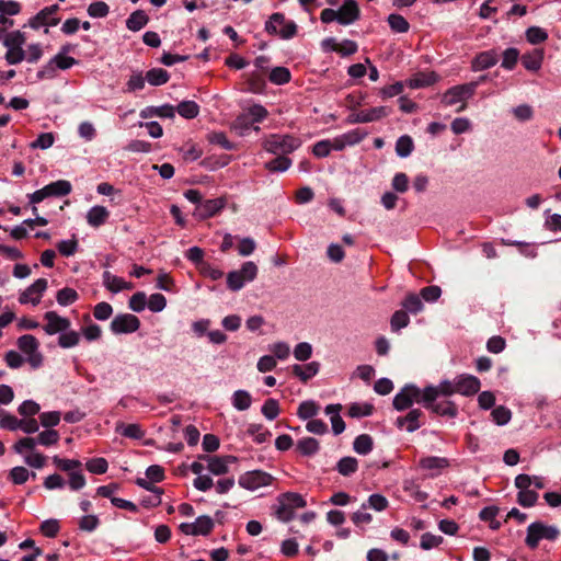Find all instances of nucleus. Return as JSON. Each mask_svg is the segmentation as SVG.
<instances>
[{"label": "nucleus", "instance_id": "obj_22", "mask_svg": "<svg viewBox=\"0 0 561 561\" xmlns=\"http://www.w3.org/2000/svg\"><path fill=\"white\" fill-rule=\"evenodd\" d=\"M543 56L545 50L542 48H536L522 56V64L529 71H538L541 68Z\"/></svg>", "mask_w": 561, "mask_h": 561}, {"label": "nucleus", "instance_id": "obj_47", "mask_svg": "<svg viewBox=\"0 0 561 561\" xmlns=\"http://www.w3.org/2000/svg\"><path fill=\"white\" fill-rule=\"evenodd\" d=\"M409 323H410V318L405 310H397L392 314L391 320H390L391 330L393 332H397L400 329L408 327Z\"/></svg>", "mask_w": 561, "mask_h": 561}, {"label": "nucleus", "instance_id": "obj_44", "mask_svg": "<svg viewBox=\"0 0 561 561\" xmlns=\"http://www.w3.org/2000/svg\"><path fill=\"white\" fill-rule=\"evenodd\" d=\"M526 39L533 45H538L548 39V33L539 26H530L526 30Z\"/></svg>", "mask_w": 561, "mask_h": 561}, {"label": "nucleus", "instance_id": "obj_31", "mask_svg": "<svg viewBox=\"0 0 561 561\" xmlns=\"http://www.w3.org/2000/svg\"><path fill=\"white\" fill-rule=\"evenodd\" d=\"M374 440L368 434L358 435L353 442V449L359 455H367L373 450Z\"/></svg>", "mask_w": 561, "mask_h": 561}, {"label": "nucleus", "instance_id": "obj_3", "mask_svg": "<svg viewBox=\"0 0 561 561\" xmlns=\"http://www.w3.org/2000/svg\"><path fill=\"white\" fill-rule=\"evenodd\" d=\"M301 141L290 135H271L264 145L266 151L273 154H288L299 148Z\"/></svg>", "mask_w": 561, "mask_h": 561}, {"label": "nucleus", "instance_id": "obj_24", "mask_svg": "<svg viewBox=\"0 0 561 561\" xmlns=\"http://www.w3.org/2000/svg\"><path fill=\"white\" fill-rule=\"evenodd\" d=\"M265 73L252 71L247 75V90L252 93H263L266 88Z\"/></svg>", "mask_w": 561, "mask_h": 561}, {"label": "nucleus", "instance_id": "obj_63", "mask_svg": "<svg viewBox=\"0 0 561 561\" xmlns=\"http://www.w3.org/2000/svg\"><path fill=\"white\" fill-rule=\"evenodd\" d=\"M110 12V7L103 1H96L88 7V14L91 18H105Z\"/></svg>", "mask_w": 561, "mask_h": 561}, {"label": "nucleus", "instance_id": "obj_39", "mask_svg": "<svg viewBox=\"0 0 561 561\" xmlns=\"http://www.w3.org/2000/svg\"><path fill=\"white\" fill-rule=\"evenodd\" d=\"M390 28L396 33H407L410 24L407 19L400 14L392 13L387 19Z\"/></svg>", "mask_w": 561, "mask_h": 561}, {"label": "nucleus", "instance_id": "obj_12", "mask_svg": "<svg viewBox=\"0 0 561 561\" xmlns=\"http://www.w3.org/2000/svg\"><path fill=\"white\" fill-rule=\"evenodd\" d=\"M47 279L38 278L31 286H28L24 291L21 293L19 297V302L22 305L32 302L33 305H37L41 301V297L44 291L47 289Z\"/></svg>", "mask_w": 561, "mask_h": 561}, {"label": "nucleus", "instance_id": "obj_25", "mask_svg": "<svg viewBox=\"0 0 561 561\" xmlns=\"http://www.w3.org/2000/svg\"><path fill=\"white\" fill-rule=\"evenodd\" d=\"M324 43H332V50L342 56H351L358 49L357 43L351 39H344L341 43H336L334 38H327L324 39Z\"/></svg>", "mask_w": 561, "mask_h": 561}, {"label": "nucleus", "instance_id": "obj_34", "mask_svg": "<svg viewBox=\"0 0 561 561\" xmlns=\"http://www.w3.org/2000/svg\"><path fill=\"white\" fill-rule=\"evenodd\" d=\"M18 347L25 355L34 353L39 347L38 340L32 334H24L18 339Z\"/></svg>", "mask_w": 561, "mask_h": 561}, {"label": "nucleus", "instance_id": "obj_64", "mask_svg": "<svg viewBox=\"0 0 561 561\" xmlns=\"http://www.w3.org/2000/svg\"><path fill=\"white\" fill-rule=\"evenodd\" d=\"M113 313V308L108 302L102 301L95 305L93 316L96 320L105 321Z\"/></svg>", "mask_w": 561, "mask_h": 561}, {"label": "nucleus", "instance_id": "obj_48", "mask_svg": "<svg viewBox=\"0 0 561 561\" xmlns=\"http://www.w3.org/2000/svg\"><path fill=\"white\" fill-rule=\"evenodd\" d=\"M519 58V50L515 47H510L503 51V60L501 66L506 70L515 68Z\"/></svg>", "mask_w": 561, "mask_h": 561}, {"label": "nucleus", "instance_id": "obj_23", "mask_svg": "<svg viewBox=\"0 0 561 561\" xmlns=\"http://www.w3.org/2000/svg\"><path fill=\"white\" fill-rule=\"evenodd\" d=\"M110 217V211L104 206H93L87 214V221L90 226L98 228L104 225Z\"/></svg>", "mask_w": 561, "mask_h": 561}, {"label": "nucleus", "instance_id": "obj_37", "mask_svg": "<svg viewBox=\"0 0 561 561\" xmlns=\"http://www.w3.org/2000/svg\"><path fill=\"white\" fill-rule=\"evenodd\" d=\"M401 306L407 312H411L413 314L421 312L424 308L421 297L413 293L407 295L404 300L401 302Z\"/></svg>", "mask_w": 561, "mask_h": 561}, {"label": "nucleus", "instance_id": "obj_41", "mask_svg": "<svg viewBox=\"0 0 561 561\" xmlns=\"http://www.w3.org/2000/svg\"><path fill=\"white\" fill-rule=\"evenodd\" d=\"M56 299L60 306H69L79 299V295L73 288L64 287L57 291Z\"/></svg>", "mask_w": 561, "mask_h": 561}, {"label": "nucleus", "instance_id": "obj_40", "mask_svg": "<svg viewBox=\"0 0 561 561\" xmlns=\"http://www.w3.org/2000/svg\"><path fill=\"white\" fill-rule=\"evenodd\" d=\"M53 462L59 470L68 472V474H70V472L76 471L77 469H81V467H82V463L80 460L64 459L58 456L53 457Z\"/></svg>", "mask_w": 561, "mask_h": 561}, {"label": "nucleus", "instance_id": "obj_36", "mask_svg": "<svg viewBox=\"0 0 561 561\" xmlns=\"http://www.w3.org/2000/svg\"><path fill=\"white\" fill-rule=\"evenodd\" d=\"M268 79L272 83L282 85L290 81L291 73L288 68L278 66L270 71Z\"/></svg>", "mask_w": 561, "mask_h": 561}, {"label": "nucleus", "instance_id": "obj_27", "mask_svg": "<svg viewBox=\"0 0 561 561\" xmlns=\"http://www.w3.org/2000/svg\"><path fill=\"white\" fill-rule=\"evenodd\" d=\"M149 16L142 10L133 12L126 20V26L133 32H137L147 25Z\"/></svg>", "mask_w": 561, "mask_h": 561}, {"label": "nucleus", "instance_id": "obj_59", "mask_svg": "<svg viewBox=\"0 0 561 561\" xmlns=\"http://www.w3.org/2000/svg\"><path fill=\"white\" fill-rule=\"evenodd\" d=\"M78 247V241L75 238L71 240H61L56 244L59 253L67 257L73 255L77 252Z\"/></svg>", "mask_w": 561, "mask_h": 561}, {"label": "nucleus", "instance_id": "obj_55", "mask_svg": "<svg viewBox=\"0 0 561 561\" xmlns=\"http://www.w3.org/2000/svg\"><path fill=\"white\" fill-rule=\"evenodd\" d=\"M87 470L94 474H103L107 471L108 463L105 458H92L85 463Z\"/></svg>", "mask_w": 561, "mask_h": 561}, {"label": "nucleus", "instance_id": "obj_26", "mask_svg": "<svg viewBox=\"0 0 561 561\" xmlns=\"http://www.w3.org/2000/svg\"><path fill=\"white\" fill-rule=\"evenodd\" d=\"M296 449L302 456L310 457V456L316 455L319 451L320 444H319L318 439H316L313 437H304L297 442Z\"/></svg>", "mask_w": 561, "mask_h": 561}, {"label": "nucleus", "instance_id": "obj_33", "mask_svg": "<svg viewBox=\"0 0 561 561\" xmlns=\"http://www.w3.org/2000/svg\"><path fill=\"white\" fill-rule=\"evenodd\" d=\"M291 165V160L286 154H276V157L265 163V169L271 172H284Z\"/></svg>", "mask_w": 561, "mask_h": 561}, {"label": "nucleus", "instance_id": "obj_58", "mask_svg": "<svg viewBox=\"0 0 561 561\" xmlns=\"http://www.w3.org/2000/svg\"><path fill=\"white\" fill-rule=\"evenodd\" d=\"M262 414L267 420H274L279 414V404L278 401L275 399H267L261 409Z\"/></svg>", "mask_w": 561, "mask_h": 561}, {"label": "nucleus", "instance_id": "obj_6", "mask_svg": "<svg viewBox=\"0 0 561 561\" xmlns=\"http://www.w3.org/2000/svg\"><path fill=\"white\" fill-rule=\"evenodd\" d=\"M274 477L263 470H252L242 473L239 477L238 483L241 488L254 491L261 486L270 485Z\"/></svg>", "mask_w": 561, "mask_h": 561}, {"label": "nucleus", "instance_id": "obj_46", "mask_svg": "<svg viewBox=\"0 0 561 561\" xmlns=\"http://www.w3.org/2000/svg\"><path fill=\"white\" fill-rule=\"evenodd\" d=\"M80 342V334L77 331H65L58 337V345L62 348H70L78 345Z\"/></svg>", "mask_w": 561, "mask_h": 561}, {"label": "nucleus", "instance_id": "obj_30", "mask_svg": "<svg viewBox=\"0 0 561 561\" xmlns=\"http://www.w3.org/2000/svg\"><path fill=\"white\" fill-rule=\"evenodd\" d=\"M358 469V461L354 457H343L336 463V470L344 477H350Z\"/></svg>", "mask_w": 561, "mask_h": 561}, {"label": "nucleus", "instance_id": "obj_7", "mask_svg": "<svg viewBox=\"0 0 561 561\" xmlns=\"http://www.w3.org/2000/svg\"><path fill=\"white\" fill-rule=\"evenodd\" d=\"M140 320L131 313H119L113 318L110 329L114 334H129L140 328Z\"/></svg>", "mask_w": 561, "mask_h": 561}, {"label": "nucleus", "instance_id": "obj_20", "mask_svg": "<svg viewBox=\"0 0 561 561\" xmlns=\"http://www.w3.org/2000/svg\"><path fill=\"white\" fill-rule=\"evenodd\" d=\"M225 207V199L215 198L202 201L196 207V211L202 219L210 218L216 216Z\"/></svg>", "mask_w": 561, "mask_h": 561}, {"label": "nucleus", "instance_id": "obj_50", "mask_svg": "<svg viewBox=\"0 0 561 561\" xmlns=\"http://www.w3.org/2000/svg\"><path fill=\"white\" fill-rule=\"evenodd\" d=\"M195 524V528L197 530V536H207L214 529V520L208 515H202L197 517Z\"/></svg>", "mask_w": 561, "mask_h": 561}, {"label": "nucleus", "instance_id": "obj_49", "mask_svg": "<svg viewBox=\"0 0 561 561\" xmlns=\"http://www.w3.org/2000/svg\"><path fill=\"white\" fill-rule=\"evenodd\" d=\"M35 438H36L37 444L49 447L51 445L57 444L60 436L56 430L47 428V430L43 431L42 433H39Z\"/></svg>", "mask_w": 561, "mask_h": 561}, {"label": "nucleus", "instance_id": "obj_10", "mask_svg": "<svg viewBox=\"0 0 561 561\" xmlns=\"http://www.w3.org/2000/svg\"><path fill=\"white\" fill-rule=\"evenodd\" d=\"M457 393L456 379L443 380L438 386H427L423 390L422 401H436L439 396L449 397Z\"/></svg>", "mask_w": 561, "mask_h": 561}, {"label": "nucleus", "instance_id": "obj_5", "mask_svg": "<svg viewBox=\"0 0 561 561\" xmlns=\"http://www.w3.org/2000/svg\"><path fill=\"white\" fill-rule=\"evenodd\" d=\"M423 391L413 383L405 385L393 398V408L397 411L410 409L414 402L422 403Z\"/></svg>", "mask_w": 561, "mask_h": 561}, {"label": "nucleus", "instance_id": "obj_2", "mask_svg": "<svg viewBox=\"0 0 561 561\" xmlns=\"http://www.w3.org/2000/svg\"><path fill=\"white\" fill-rule=\"evenodd\" d=\"M257 266L254 262H244L239 271H231L227 274V286L232 291H239L244 284L256 278Z\"/></svg>", "mask_w": 561, "mask_h": 561}, {"label": "nucleus", "instance_id": "obj_32", "mask_svg": "<svg viewBox=\"0 0 561 561\" xmlns=\"http://www.w3.org/2000/svg\"><path fill=\"white\" fill-rule=\"evenodd\" d=\"M170 79V75L162 68H152L146 73V80L149 84L159 87L167 83Z\"/></svg>", "mask_w": 561, "mask_h": 561}, {"label": "nucleus", "instance_id": "obj_38", "mask_svg": "<svg viewBox=\"0 0 561 561\" xmlns=\"http://www.w3.org/2000/svg\"><path fill=\"white\" fill-rule=\"evenodd\" d=\"M178 113L187 119L195 118L199 114V105L194 101H182L175 107Z\"/></svg>", "mask_w": 561, "mask_h": 561}, {"label": "nucleus", "instance_id": "obj_53", "mask_svg": "<svg viewBox=\"0 0 561 561\" xmlns=\"http://www.w3.org/2000/svg\"><path fill=\"white\" fill-rule=\"evenodd\" d=\"M248 433L254 437V440L257 444L265 443L272 435L271 432L264 428L262 424H250L248 427Z\"/></svg>", "mask_w": 561, "mask_h": 561}, {"label": "nucleus", "instance_id": "obj_9", "mask_svg": "<svg viewBox=\"0 0 561 561\" xmlns=\"http://www.w3.org/2000/svg\"><path fill=\"white\" fill-rule=\"evenodd\" d=\"M58 10V4L45 7L35 16L30 19L28 26L34 30H38L41 26H56L60 22V19L55 16Z\"/></svg>", "mask_w": 561, "mask_h": 561}, {"label": "nucleus", "instance_id": "obj_13", "mask_svg": "<svg viewBox=\"0 0 561 561\" xmlns=\"http://www.w3.org/2000/svg\"><path fill=\"white\" fill-rule=\"evenodd\" d=\"M474 94V84H459L446 91L443 102L446 105H454L460 101L467 100Z\"/></svg>", "mask_w": 561, "mask_h": 561}, {"label": "nucleus", "instance_id": "obj_16", "mask_svg": "<svg viewBox=\"0 0 561 561\" xmlns=\"http://www.w3.org/2000/svg\"><path fill=\"white\" fill-rule=\"evenodd\" d=\"M481 387L480 380L472 375H460L456 378L457 393L463 396H473L479 392Z\"/></svg>", "mask_w": 561, "mask_h": 561}, {"label": "nucleus", "instance_id": "obj_62", "mask_svg": "<svg viewBox=\"0 0 561 561\" xmlns=\"http://www.w3.org/2000/svg\"><path fill=\"white\" fill-rule=\"evenodd\" d=\"M30 471L22 466L14 467L9 472V478L14 484H23L27 481Z\"/></svg>", "mask_w": 561, "mask_h": 561}, {"label": "nucleus", "instance_id": "obj_28", "mask_svg": "<svg viewBox=\"0 0 561 561\" xmlns=\"http://www.w3.org/2000/svg\"><path fill=\"white\" fill-rule=\"evenodd\" d=\"M437 75L435 72L424 73L419 72L413 78L410 79L409 85L412 89H420L424 87L432 85L437 81Z\"/></svg>", "mask_w": 561, "mask_h": 561}, {"label": "nucleus", "instance_id": "obj_14", "mask_svg": "<svg viewBox=\"0 0 561 561\" xmlns=\"http://www.w3.org/2000/svg\"><path fill=\"white\" fill-rule=\"evenodd\" d=\"M337 12L339 23L342 25H350L360 18V9L355 0H345Z\"/></svg>", "mask_w": 561, "mask_h": 561}, {"label": "nucleus", "instance_id": "obj_15", "mask_svg": "<svg viewBox=\"0 0 561 561\" xmlns=\"http://www.w3.org/2000/svg\"><path fill=\"white\" fill-rule=\"evenodd\" d=\"M449 460L445 457L427 456L423 457L419 461V467L423 470L432 471L431 478L437 477L442 470L449 467Z\"/></svg>", "mask_w": 561, "mask_h": 561}, {"label": "nucleus", "instance_id": "obj_11", "mask_svg": "<svg viewBox=\"0 0 561 561\" xmlns=\"http://www.w3.org/2000/svg\"><path fill=\"white\" fill-rule=\"evenodd\" d=\"M46 324L43 327L44 331L48 335L56 333H62L69 330L71 322L68 318L59 316L56 311H47L44 314Z\"/></svg>", "mask_w": 561, "mask_h": 561}, {"label": "nucleus", "instance_id": "obj_43", "mask_svg": "<svg viewBox=\"0 0 561 561\" xmlns=\"http://www.w3.org/2000/svg\"><path fill=\"white\" fill-rule=\"evenodd\" d=\"M319 413V405L314 401H304L299 404L297 415L301 420L312 419Z\"/></svg>", "mask_w": 561, "mask_h": 561}, {"label": "nucleus", "instance_id": "obj_54", "mask_svg": "<svg viewBox=\"0 0 561 561\" xmlns=\"http://www.w3.org/2000/svg\"><path fill=\"white\" fill-rule=\"evenodd\" d=\"M538 493L533 490L519 491L517 493V503L523 507H531L538 501Z\"/></svg>", "mask_w": 561, "mask_h": 561}, {"label": "nucleus", "instance_id": "obj_60", "mask_svg": "<svg viewBox=\"0 0 561 561\" xmlns=\"http://www.w3.org/2000/svg\"><path fill=\"white\" fill-rule=\"evenodd\" d=\"M374 412L373 404H359V403H353L348 409V415L351 417H360V416H369Z\"/></svg>", "mask_w": 561, "mask_h": 561}, {"label": "nucleus", "instance_id": "obj_17", "mask_svg": "<svg viewBox=\"0 0 561 561\" xmlns=\"http://www.w3.org/2000/svg\"><path fill=\"white\" fill-rule=\"evenodd\" d=\"M425 409L442 416L456 417L458 415L457 405L450 400L422 401Z\"/></svg>", "mask_w": 561, "mask_h": 561}, {"label": "nucleus", "instance_id": "obj_18", "mask_svg": "<svg viewBox=\"0 0 561 561\" xmlns=\"http://www.w3.org/2000/svg\"><path fill=\"white\" fill-rule=\"evenodd\" d=\"M499 61V55L494 49L479 53L471 61L473 71H481L495 66Z\"/></svg>", "mask_w": 561, "mask_h": 561}, {"label": "nucleus", "instance_id": "obj_61", "mask_svg": "<svg viewBox=\"0 0 561 561\" xmlns=\"http://www.w3.org/2000/svg\"><path fill=\"white\" fill-rule=\"evenodd\" d=\"M39 421L44 427H46L48 430H53L51 427L58 425L60 422V412H58V411L43 412L39 414Z\"/></svg>", "mask_w": 561, "mask_h": 561}, {"label": "nucleus", "instance_id": "obj_29", "mask_svg": "<svg viewBox=\"0 0 561 561\" xmlns=\"http://www.w3.org/2000/svg\"><path fill=\"white\" fill-rule=\"evenodd\" d=\"M198 458L201 460L208 461V469L215 476H221V474L228 473L229 469H228L227 465L225 463V460L221 459V457H218V456L209 457V456L203 455V456H199Z\"/></svg>", "mask_w": 561, "mask_h": 561}, {"label": "nucleus", "instance_id": "obj_8", "mask_svg": "<svg viewBox=\"0 0 561 561\" xmlns=\"http://www.w3.org/2000/svg\"><path fill=\"white\" fill-rule=\"evenodd\" d=\"M390 114L387 106L373 107L370 110L352 113L347 116L348 124H363L379 121Z\"/></svg>", "mask_w": 561, "mask_h": 561}, {"label": "nucleus", "instance_id": "obj_52", "mask_svg": "<svg viewBox=\"0 0 561 561\" xmlns=\"http://www.w3.org/2000/svg\"><path fill=\"white\" fill-rule=\"evenodd\" d=\"M492 420L497 425H505L511 421L512 412L504 405L494 408L491 412Z\"/></svg>", "mask_w": 561, "mask_h": 561}, {"label": "nucleus", "instance_id": "obj_35", "mask_svg": "<svg viewBox=\"0 0 561 561\" xmlns=\"http://www.w3.org/2000/svg\"><path fill=\"white\" fill-rule=\"evenodd\" d=\"M252 396L247 390H237L232 394V405L239 411H245L251 407Z\"/></svg>", "mask_w": 561, "mask_h": 561}, {"label": "nucleus", "instance_id": "obj_42", "mask_svg": "<svg viewBox=\"0 0 561 561\" xmlns=\"http://www.w3.org/2000/svg\"><path fill=\"white\" fill-rule=\"evenodd\" d=\"M414 145L410 136L404 135L398 138L396 142V152L399 157H409L413 151Z\"/></svg>", "mask_w": 561, "mask_h": 561}, {"label": "nucleus", "instance_id": "obj_56", "mask_svg": "<svg viewBox=\"0 0 561 561\" xmlns=\"http://www.w3.org/2000/svg\"><path fill=\"white\" fill-rule=\"evenodd\" d=\"M207 139L213 145H218L226 150H232L234 148L233 144L230 142L222 131H213L208 134Z\"/></svg>", "mask_w": 561, "mask_h": 561}, {"label": "nucleus", "instance_id": "obj_57", "mask_svg": "<svg viewBox=\"0 0 561 561\" xmlns=\"http://www.w3.org/2000/svg\"><path fill=\"white\" fill-rule=\"evenodd\" d=\"M286 22V18L283 13L276 12L270 16V20L265 23V31L271 35H277L278 30L276 25H283Z\"/></svg>", "mask_w": 561, "mask_h": 561}, {"label": "nucleus", "instance_id": "obj_4", "mask_svg": "<svg viewBox=\"0 0 561 561\" xmlns=\"http://www.w3.org/2000/svg\"><path fill=\"white\" fill-rule=\"evenodd\" d=\"M71 184L66 180H58L56 182H51L44 186L41 190L35 191L34 193L28 195L30 203L38 204L43 202L45 198L50 196L61 197L66 196L71 192Z\"/></svg>", "mask_w": 561, "mask_h": 561}, {"label": "nucleus", "instance_id": "obj_1", "mask_svg": "<svg viewBox=\"0 0 561 561\" xmlns=\"http://www.w3.org/2000/svg\"><path fill=\"white\" fill-rule=\"evenodd\" d=\"M559 536L560 530L558 527L535 522L527 527L525 543L528 548L536 549L541 539L554 541Z\"/></svg>", "mask_w": 561, "mask_h": 561}, {"label": "nucleus", "instance_id": "obj_19", "mask_svg": "<svg viewBox=\"0 0 561 561\" xmlns=\"http://www.w3.org/2000/svg\"><path fill=\"white\" fill-rule=\"evenodd\" d=\"M423 416L420 409H412L407 415L397 417L396 425L398 428L405 426L409 433H413L422 426L420 419Z\"/></svg>", "mask_w": 561, "mask_h": 561}, {"label": "nucleus", "instance_id": "obj_45", "mask_svg": "<svg viewBox=\"0 0 561 561\" xmlns=\"http://www.w3.org/2000/svg\"><path fill=\"white\" fill-rule=\"evenodd\" d=\"M25 41H26V37L23 32L14 31V32L8 33L5 35V37L3 38V45L7 48H11V47L23 48Z\"/></svg>", "mask_w": 561, "mask_h": 561}, {"label": "nucleus", "instance_id": "obj_51", "mask_svg": "<svg viewBox=\"0 0 561 561\" xmlns=\"http://www.w3.org/2000/svg\"><path fill=\"white\" fill-rule=\"evenodd\" d=\"M388 500L381 494H371L368 497L367 504L364 503L362 508L366 510L367 507L373 508L375 511L381 512L388 507Z\"/></svg>", "mask_w": 561, "mask_h": 561}, {"label": "nucleus", "instance_id": "obj_21", "mask_svg": "<svg viewBox=\"0 0 561 561\" xmlns=\"http://www.w3.org/2000/svg\"><path fill=\"white\" fill-rule=\"evenodd\" d=\"M175 115V107L171 104H164L161 106H147L140 111L139 116L141 118H150L158 116L161 118H173Z\"/></svg>", "mask_w": 561, "mask_h": 561}]
</instances>
